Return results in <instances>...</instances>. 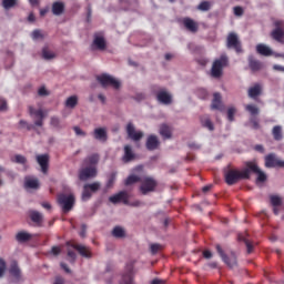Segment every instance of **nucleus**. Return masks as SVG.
Masks as SVG:
<instances>
[{
    "instance_id": "f257e3e1",
    "label": "nucleus",
    "mask_w": 284,
    "mask_h": 284,
    "mask_svg": "<svg viewBox=\"0 0 284 284\" xmlns=\"http://www.w3.org/2000/svg\"><path fill=\"white\" fill-rule=\"evenodd\" d=\"M227 65H230L227 55H221L219 59H215L211 68V77L213 79H221L223 77V69L227 68Z\"/></svg>"
},
{
    "instance_id": "f03ea898",
    "label": "nucleus",
    "mask_w": 284,
    "mask_h": 284,
    "mask_svg": "<svg viewBox=\"0 0 284 284\" xmlns=\"http://www.w3.org/2000/svg\"><path fill=\"white\" fill-rule=\"evenodd\" d=\"M226 185H236L239 181L247 180V172L230 169L224 173Z\"/></svg>"
},
{
    "instance_id": "7ed1b4c3",
    "label": "nucleus",
    "mask_w": 284,
    "mask_h": 284,
    "mask_svg": "<svg viewBox=\"0 0 284 284\" xmlns=\"http://www.w3.org/2000/svg\"><path fill=\"white\" fill-rule=\"evenodd\" d=\"M97 81H99L102 88H108V85H111V88H114V90H119L121 88V82L106 73L98 75Z\"/></svg>"
},
{
    "instance_id": "20e7f679",
    "label": "nucleus",
    "mask_w": 284,
    "mask_h": 284,
    "mask_svg": "<svg viewBox=\"0 0 284 284\" xmlns=\"http://www.w3.org/2000/svg\"><path fill=\"white\" fill-rule=\"evenodd\" d=\"M140 192L145 196V194H150V192H154L156 190V180L146 176L144 179H141L140 181Z\"/></svg>"
},
{
    "instance_id": "39448f33",
    "label": "nucleus",
    "mask_w": 284,
    "mask_h": 284,
    "mask_svg": "<svg viewBox=\"0 0 284 284\" xmlns=\"http://www.w3.org/2000/svg\"><path fill=\"white\" fill-rule=\"evenodd\" d=\"M74 202H75V199H74V195L72 194H69V195L60 194L58 196V203L59 205H61L63 212H70V210L74 207Z\"/></svg>"
},
{
    "instance_id": "423d86ee",
    "label": "nucleus",
    "mask_w": 284,
    "mask_h": 284,
    "mask_svg": "<svg viewBox=\"0 0 284 284\" xmlns=\"http://www.w3.org/2000/svg\"><path fill=\"white\" fill-rule=\"evenodd\" d=\"M226 45L227 48H233L237 54L243 52V47L241 45V41L239 40V36L234 32L229 33L226 38Z\"/></svg>"
},
{
    "instance_id": "0eeeda50",
    "label": "nucleus",
    "mask_w": 284,
    "mask_h": 284,
    "mask_svg": "<svg viewBox=\"0 0 284 284\" xmlns=\"http://www.w3.org/2000/svg\"><path fill=\"white\" fill-rule=\"evenodd\" d=\"M275 29L271 32V37L277 43L284 44V30H283V21L277 20L274 22Z\"/></svg>"
},
{
    "instance_id": "6e6552de",
    "label": "nucleus",
    "mask_w": 284,
    "mask_h": 284,
    "mask_svg": "<svg viewBox=\"0 0 284 284\" xmlns=\"http://www.w3.org/2000/svg\"><path fill=\"white\" fill-rule=\"evenodd\" d=\"M110 203L116 205V203H123L124 205H130V195L125 191H121L115 195L109 197Z\"/></svg>"
},
{
    "instance_id": "1a4fd4ad",
    "label": "nucleus",
    "mask_w": 284,
    "mask_h": 284,
    "mask_svg": "<svg viewBox=\"0 0 284 284\" xmlns=\"http://www.w3.org/2000/svg\"><path fill=\"white\" fill-rule=\"evenodd\" d=\"M29 114L30 116H34V119H37L34 121V125H37L38 128H43V119H45V113L43 112V110H37L32 106H29Z\"/></svg>"
},
{
    "instance_id": "9d476101",
    "label": "nucleus",
    "mask_w": 284,
    "mask_h": 284,
    "mask_svg": "<svg viewBox=\"0 0 284 284\" xmlns=\"http://www.w3.org/2000/svg\"><path fill=\"white\" fill-rule=\"evenodd\" d=\"M216 252H217V254H220L222 261L229 267H236V256L232 255L231 257H227L225 252L223 251V247H221V244L216 245Z\"/></svg>"
},
{
    "instance_id": "9b49d317",
    "label": "nucleus",
    "mask_w": 284,
    "mask_h": 284,
    "mask_svg": "<svg viewBox=\"0 0 284 284\" xmlns=\"http://www.w3.org/2000/svg\"><path fill=\"white\" fill-rule=\"evenodd\" d=\"M36 161L40 165L42 174H48V170L50 168V155L48 154L37 155Z\"/></svg>"
},
{
    "instance_id": "f8f14e48",
    "label": "nucleus",
    "mask_w": 284,
    "mask_h": 284,
    "mask_svg": "<svg viewBox=\"0 0 284 284\" xmlns=\"http://www.w3.org/2000/svg\"><path fill=\"white\" fill-rule=\"evenodd\" d=\"M126 134L132 141H141L143 139V132L136 131L132 122H129L126 125Z\"/></svg>"
},
{
    "instance_id": "ddd939ff",
    "label": "nucleus",
    "mask_w": 284,
    "mask_h": 284,
    "mask_svg": "<svg viewBox=\"0 0 284 284\" xmlns=\"http://www.w3.org/2000/svg\"><path fill=\"white\" fill-rule=\"evenodd\" d=\"M94 176H97V168L94 166H87L79 172L80 181H88V179H94Z\"/></svg>"
},
{
    "instance_id": "4468645a",
    "label": "nucleus",
    "mask_w": 284,
    "mask_h": 284,
    "mask_svg": "<svg viewBox=\"0 0 284 284\" xmlns=\"http://www.w3.org/2000/svg\"><path fill=\"white\" fill-rule=\"evenodd\" d=\"M182 23L189 32H192L193 34H196L199 32V22L194 21L192 18H183Z\"/></svg>"
},
{
    "instance_id": "2eb2a0df",
    "label": "nucleus",
    "mask_w": 284,
    "mask_h": 284,
    "mask_svg": "<svg viewBox=\"0 0 284 284\" xmlns=\"http://www.w3.org/2000/svg\"><path fill=\"white\" fill-rule=\"evenodd\" d=\"M70 246L73 250H77L80 255H82L84 258H92V251H90V247L77 243L70 244Z\"/></svg>"
},
{
    "instance_id": "dca6fc26",
    "label": "nucleus",
    "mask_w": 284,
    "mask_h": 284,
    "mask_svg": "<svg viewBox=\"0 0 284 284\" xmlns=\"http://www.w3.org/2000/svg\"><path fill=\"white\" fill-rule=\"evenodd\" d=\"M106 43L103 36L94 34L93 42L91 44V50H105Z\"/></svg>"
},
{
    "instance_id": "f3484780",
    "label": "nucleus",
    "mask_w": 284,
    "mask_h": 284,
    "mask_svg": "<svg viewBox=\"0 0 284 284\" xmlns=\"http://www.w3.org/2000/svg\"><path fill=\"white\" fill-rule=\"evenodd\" d=\"M159 145L161 142L156 135H149L146 139L145 148L149 152H154V150H159Z\"/></svg>"
},
{
    "instance_id": "a211bd4d",
    "label": "nucleus",
    "mask_w": 284,
    "mask_h": 284,
    "mask_svg": "<svg viewBox=\"0 0 284 284\" xmlns=\"http://www.w3.org/2000/svg\"><path fill=\"white\" fill-rule=\"evenodd\" d=\"M29 217L38 227H41L43 224V214L39 211L30 210Z\"/></svg>"
},
{
    "instance_id": "6ab92c4d",
    "label": "nucleus",
    "mask_w": 284,
    "mask_h": 284,
    "mask_svg": "<svg viewBox=\"0 0 284 284\" xmlns=\"http://www.w3.org/2000/svg\"><path fill=\"white\" fill-rule=\"evenodd\" d=\"M221 99V93L213 94L211 110H219L220 112H223V110H225V106L223 105V101Z\"/></svg>"
},
{
    "instance_id": "aec40b11",
    "label": "nucleus",
    "mask_w": 284,
    "mask_h": 284,
    "mask_svg": "<svg viewBox=\"0 0 284 284\" xmlns=\"http://www.w3.org/2000/svg\"><path fill=\"white\" fill-rule=\"evenodd\" d=\"M156 99L160 103H163L164 105H170V103H172V95L165 90H160L156 93Z\"/></svg>"
},
{
    "instance_id": "412c9836",
    "label": "nucleus",
    "mask_w": 284,
    "mask_h": 284,
    "mask_svg": "<svg viewBox=\"0 0 284 284\" xmlns=\"http://www.w3.org/2000/svg\"><path fill=\"white\" fill-rule=\"evenodd\" d=\"M51 12L54 17H61L65 12V3L61 1H55L52 3Z\"/></svg>"
},
{
    "instance_id": "4be33fe9",
    "label": "nucleus",
    "mask_w": 284,
    "mask_h": 284,
    "mask_svg": "<svg viewBox=\"0 0 284 284\" xmlns=\"http://www.w3.org/2000/svg\"><path fill=\"white\" fill-rule=\"evenodd\" d=\"M247 94H248L250 99H254V101H256V99H258V97H261V94H263V87H261V84L256 83L248 89Z\"/></svg>"
},
{
    "instance_id": "5701e85b",
    "label": "nucleus",
    "mask_w": 284,
    "mask_h": 284,
    "mask_svg": "<svg viewBox=\"0 0 284 284\" xmlns=\"http://www.w3.org/2000/svg\"><path fill=\"white\" fill-rule=\"evenodd\" d=\"M37 234H30L26 231H20L16 234V241L18 243H28V241H32Z\"/></svg>"
},
{
    "instance_id": "b1692460",
    "label": "nucleus",
    "mask_w": 284,
    "mask_h": 284,
    "mask_svg": "<svg viewBox=\"0 0 284 284\" xmlns=\"http://www.w3.org/2000/svg\"><path fill=\"white\" fill-rule=\"evenodd\" d=\"M93 136L94 139H97V141H102L103 143H105V141H108V131L105 130V128L94 129Z\"/></svg>"
},
{
    "instance_id": "393cba45",
    "label": "nucleus",
    "mask_w": 284,
    "mask_h": 284,
    "mask_svg": "<svg viewBox=\"0 0 284 284\" xmlns=\"http://www.w3.org/2000/svg\"><path fill=\"white\" fill-rule=\"evenodd\" d=\"M26 190H39V179L27 176L24 179Z\"/></svg>"
},
{
    "instance_id": "a878e982",
    "label": "nucleus",
    "mask_w": 284,
    "mask_h": 284,
    "mask_svg": "<svg viewBox=\"0 0 284 284\" xmlns=\"http://www.w3.org/2000/svg\"><path fill=\"white\" fill-rule=\"evenodd\" d=\"M134 159H136V155L132 151V146L125 145L124 146V155L122 158V161L124 163H130V162L134 161Z\"/></svg>"
},
{
    "instance_id": "bb28decb",
    "label": "nucleus",
    "mask_w": 284,
    "mask_h": 284,
    "mask_svg": "<svg viewBox=\"0 0 284 284\" xmlns=\"http://www.w3.org/2000/svg\"><path fill=\"white\" fill-rule=\"evenodd\" d=\"M245 165H246V168L244 170H242V172L247 173V179H250L251 172L253 174H256L261 170L258 168V164H256V162H246Z\"/></svg>"
},
{
    "instance_id": "cd10ccee",
    "label": "nucleus",
    "mask_w": 284,
    "mask_h": 284,
    "mask_svg": "<svg viewBox=\"0 0 284 284\" xmlns=\"http://www.w3.org/2000/svg\"><path fill=\"white\" fill-rule=\"evenodd\" d=\"M244 110L248 112L251 118L258 116V114H261V109H258L256 104H246Z\"/></svg>"
},
{
    "instance_id": "c85d7f7f",
    "label": "nucleus",
    "mask_w": 284,
    "mask_h": 284,
    "mask_svg": "<svg viewBox=\"0 0 284 284\" xmlns=\"http://www.w3.org/2000/svg\"><path fill=\"white\" fill-rule=\"evenodd\" d=\"M160 134L163 139H172V128L168 124H162L160 126Z\"/></svg>"
},
{
    "instance_id": "c756f323",
    "label": "nucleus",
    "mask_w": 284,
    "mask_h": 284,
    "mask_svg": "<svg viewBox=\"0 0 284 284\" xmlns=\"http://www.w3.org/2000/svg\"><path fill=\"white\" fill-rule=\"evenodd\" d=\"M256 51L258 54H262V57H271L272 54V49L265 44H257Z\"/></svg>"
},
{
    "instance_id": "7c9ffc66",
    "label": "nucleus",
    "mask_w": 284,
    "mask_h": 284,
    "mask_svg": "<svg viewBox=\"0 0 284 284\" xmlns=\"http://www.w3.org/2000/svg\"><path fill=\"white\" fill-rule=\"evenodd\" d=\"M276 155L274 153H270L265 156V168H276Z\"/></svg>"
},
{
    "instance_id": "2f4dec72",
    "label": "nucleus",
    "mask_w": 284,
    "mask_h": 284,
    "mask_svg": "<svg viewBox=\"0 0 284 284\" xmlns=\"http://www.w3.org/2000/svg\"><path fill=\"white\" fill-rule=\"evenodd\" d=\"M248 67L252 70V72H258V70H261V68H263V64L261 63V61L250 58Z\"/></svg>"
},
{
    "instance_id": "473e14b6",
    "label": "nucleus",
    "mask_w": 284,
    "mask_h": 284,
    "mask_svg": "<svg viewBox=\"0 0 284 284\" xmlns=\"http://www.w3.org/2000/svg\"><path fill=\"white\" fill-rule=\"evenodd\" d=\"M201 124L203 128H207L210 132H214V123H212V120H210V116L207 115L202 116Z\"/></svg>"
},
{
    "instance_id": "72a5a7b5",
    "label": "nucleus",
    "mask_w": 284,
    "mask_h": 284,
    "mask_svg": "<svg viewBox=\"0 0 284 284\" xmlns=\"http://www.w3.org/2000/svg\"><path fill=\"white\" fill-rule=\"evenodd\" d=\"M272 134L275 141L283 140V128L281 125H275L272 130Z\"/></svg>"
},
{
    "instance_id": "f704fd0d",
    "label": "nucleus",
    "mask_w": 284,
    "mask_h": 284,
    "mask_svg": "<svg viewBox=\"0 0 284 284\" xmlns=\"http://www.w3.org/2000/svg\"><path fill=\"white\" fill-rule=\"evenodd\" d=\"M79 104V98L77 95H71L65 101V108L74 109Z\"/></svg>"
},
{
    "instance_id": "c9c22d12",
    "label": "nucleus",
    "mask_w": 284,
    "mask_h": 284,
    "mask_svg": "<svg viewBox=\"0 0 284 284\" xmlns=\"http://www.w3.org/2000/svg\"><path fill=\"white\" fill-rule=\"evenodd\" d=\"M9 273L11 274V276H14L16 278H19L21 276V270H19V266L17 265V262H13L11 264Z\"/></svg>"
},
{
    "instance_id": "e433bc0d",
    "label": "nucleus",
    "mask_w": 284,
    "mask_h": 284,
    "mask_svg": "<svg viewBox=\"0 0 284 284\" xmlns=\"http://www.w3.org/2000/svg\"><path fill=\"white\" fill-rule=\"evenodd\" d=\"M270 199L273 207H280V205H283V200L278 195H271Z\"/></svg>"
},
{
    "instance_id": "4c0bfd02",
    "label": "nucleus",
    "mask_w": 284,
    "mask_h": 284,
    "mask_svg": "<svg viewBox=\"0 0 284 284\" xmlns=\"http://www.w3.org/2000/svg\"><path fill=\"white\" fill-rule=\"evenodd\" d=\"M112 234L115 239H123V236H125V231L121 226H115Z\"/></svg>"
},
{
    "instance_id": "58836bf2",
    "label": "nucleus",
    "mask_w": 284,
    "mask_h": 284,
    "mask_svg": "<svg viewBox=\"0 0 284 284\" xmlns=\"http://www.w3.org/2000/svg\"><path fill=\"white\" fill-rule=\"evenodd\" d=\"M134 183H141V178L139 175H130L125 180V185H134Z\"/></svg>"
},
{
    "instance_id": "ea45409f",
    "label": "nucleus",
    "mask_w": 284,
    "mask_h": 284,
    "mask_svg": "<svg viewBox=\"0 0 284 284\" xmlns=\"http://www.w3.org/2000/svg\"><path fill=\"white\" fill-rule=\"evenodd\" d=\"M212 8V3L210 1H202L197 6V10H201L202 12H207Z\"/></svg>"
},
{
    "instance_id": "a19ab883",
    "label": "nucleus",
    "mask_w": 284,
    "mask_h": 284,
    "mask_svg": "<svg viewBox=\"0 0 284 284\" xmlns=\"http://www.w3.org/2000/svg\"><path fill=\"white\" fill-rule=\"evenodd\" d=\"M17 6V0H2V8L4 10H10V8H14Z\"/></svg>"
},
{
    "instance_id": "79ce46f5",
    "label": "nucleus",
    "mask_w": 284,
    "mask_h": 284,
    "mask_svg": "<svg viewBox=\"0 0 284 284\" xmlns=\"http://www.w3.org/2000/svg\"><path fill=\"white\" fill-rule=\"evenodd\" d=\"M92 199V191L88 186H83L82 201H90Z\"/></svg>"
},
{
    "instance_id": "37998d69",
    "label": "nucleus",
    "mask_w": 284,
    "mask_h": 284,
    "mask_svg": "<svg viewBox=\"0 0 284 284\" xmlns=\"http://www.w3.org/2000/svg\"><path fill=\"white\" fill-rule=\"evenodd\" d=\"M84 186H87V189H89V191L91 192H99V190L101 189V183L94 182L91 184H84Z\"/></svg>"
},
{
    "instance_id": "c03bdc74",
    "label": "nucleus",
    "mask_w": 284,
    "mask_h": 284,
    "mask_svg": "<svg viewBox=\"0 0 284 284\" xmlns=\"http://www.w3.org/2000/svg\"><path fill=\"white\" fill-rule=\"evenodd\" d=\"M240 241H243L245 243L247 254H252V252L254 251V244H252V242H250V240L243 239L241 236H240Z\"/></svg>"
},
{
    "instance_id": "a18cd8bd",
    "label": "nucleus",
    "mask_w": 284,
    "mask_h": 284,
    "mask_svg": "<svg viewBox=\"0 0 284 284\" xmlns=\"http://www.w3.org/2000/svg\"><path fill=\"white\" fill-rule=\"evenodd\" d=\"M85 163L89 165H97V163H99V154H92L85 160Z\"/></svg>"
},
{
    "instance_id": "49530a36",
    "label": "nucleus",
    "mask_w": 284,
    "mask_h": 284,
    "mask_svg": "<svg viewBox=\"0 0 284 284\" xmlns=\"http://www.w3.org/2000/svg\"><path fill=\"white\" fill-rule=\"evenodd\" d=\"M50 124L52 125V128H57V130H61V120L58 116H52Z\"/></svg>"
},
{
    "instance_id": "de8ad7c7",
    "label": "nucleus",
    "mask_w": 284,
    "mask_h": 284,
    "mask_svg": "<svg viewBox=\"0 0 284 284\" xmlns=\"http://www.w3.org/2000/svg\"><path fill=\"white\" fill-rule=\"evenodd\" d=\"M116 181V173H111L108 182H106V190H110L114 186V182Z\"/></svg>"
},
{
    "instance_id": "09e8293b",
    "label": "nucleus",
    "mask_w": 284,
    "mask_h": 284,
    "mask_svg": "<svg viewBox=\"0 0 284 284\" xmlns=\"http://www.w3.org/2000/svg\"><path fill=\"white\" fill-rule=\"evenodd\" d=\"M256 174H257V179H256L257 183H265L267 181V175L265 174V172L260 170Z\"/></svg>"
},
{
    "instance_id": "8fccbe9b",
    "label": "nucleus",
    "mask_w": 284,
    "mask_h": 284,
    "mask_svg": "<svg viewBox=\"0 0 284 284\" xmlns=\"http://www.w3.org/2000/svg\"><path fill=\"white\" fill-rule=\"evenodd\" d=\"M234 114H236V108L230 106V108L227 109V120H229L230 122L234 121Z\"/></svg>"
},
{
    "instance_id": "3c124183",
    "label": "nucleus",
    "mask_w": 284,
    "mask_h": 284,
    "mask_svg": "<svg viewBox=\"0 0 284 284\" xmlns=\"http://www.w3.org/2000/svg\"><path fill=\"white\" fill-rule=\"evenodd\" d=\"M14 162L20 163L21 165H26V163H28V159H26V156L23 155L18 154L14 156Z\"/></svg>"
},
{
    "instance_id": "603ef678",
    "label": "nucleus",
    "mask_w": 284,
    "mask_h": 284,
    "mask_svg": "<svg viewBox=\"0 0 284 284\" xmlns=\"http://www.w3.org/2000/svg\"><path fill=\"white\" fill-rule=\"evenodd\" d=\"M42 57L43 59L50 60V59H54V53L50 52L48 49H43L42 50Z\"/></svg>"
},
{
    "instance_id": "864d4df0",
    "label": "nucleus",
    "mask_w": 284,
    "mask_h": 284,
    "mask_svg": "<svg viewBox=\"0 0 284 284\" xmlns=\"http://www.w3.org/2000/svg\"><path fill=\"white\" fill-rule=\"evenodd\" d=\"M250 123H252L253 130H260L261 129V124L258 123V120L256 119V116L251 118Z\"/></svg>"
},
{
    "instance_id": "5fc2aeb1",
    "label": "nucleus",
    "mask_w": 284,
    "mask_h": 284,
    "mask_svg": "<svg viewBox=\"0 0 284 284\" xmlns=\"http://www.w3.org/2000/svg\"><path fill=\"white\" fill-rule=\"evenodd\" d=\"M8 110V101L6 99L0 98V112H6Z\"/></svg>"
},
{
    "instance_id": "6e6d98bb",
    "label": "nucleus",
    "mask_w": 284,
    "mask_h": 284,
    "mask_svg": "<svg viewBox=\"0 0 284 284\" xmlns=\"http://www.w3.org/2000/svg\"><path fill=\"white\" fill-rule=\"evenodd\" d=\"M233 12L235 17H243V13H244L242 7H239V6L233 8Z\"/></svg>"
},
{
    "instance_id": "4d7b16f0",
    "label": "nucleus",
    "mask_w": 284,
    "mask_h": 284,
    "mask_svg": "<svg viewBox=\"0 0 284 284\" xmlns=\"http://www.w3.org/2000/svg\"><path fill=\"white\" fill-rule=\"evenodd\" d=\"M6 274V261L0 258V278Z\"/></svg>"
},
{
    "instance_id": "13d9d810",
    "label": "nucleus",
    "mask_w": 284,
    "mask_h": 284,
    "mask_svg": "<svg viewBox=\"0 0 284 284\" xmlns=\"http://www.w3.org/2000/svg\"><path fill=\"white\" fill-rule=\"evenodd\" d=\"M150 250L152 254H158L159 250H161V246L160 244H151Z\"/></svg>"
},
{
    "instance_id": "bf43d9fd",
    "label": "nucleus",
    "mask_w": 284,
    "mask_h": 284,
    "mask_svg": "<svg viewBox=\"0 0 284 284\" xmlns=\"http://www.w3.org/2000/svg\"><path fill=\"white\" fill-rule=\"evenodd\" d=\"M38 94H39V97H48L50 93L48 92V90L45 89V87H41V88L38 90Z\"/></svg>"
},
{
    "instance_id": "052dcab7",
    "label": "nucleus",
    "mask_w": 284,
    "mask_h": 284,
    "mask_svg": "<svg viewBox=\"0 0 284 284\" xmlns=\"http://www.w3.org/2000/svg\"><path fill=\"white\" fill-rule=\"evenodd\" d=\"M32 39L37 40V39H43V34L41 33L40 30H34L32 32Z\"/></svg>"
},
{
    "instance_id": "680f3d73",
    "label": "nucleus",
    "mask_w": 284,
    "mask_h": 284,
    "mask_svg": "<svg viewBox=\"0 0 284 284\" xmlns=\"http://www.w3.org/2000/svg\"><path fill=\"white\" fill-rule=\"evenodd\" d=\"M73 130H74L77 136H85V131L81 130V128L74 126Z\"/></svg>"
},
{
    "instance_id": "e2e57ef3",
    "label": "nucleus",
    "mask_w": 284,
    "mask_h": 284,
    "mask_svg": "<svg viewBox=\"0 0 284 284\" xmlns=\"http://www.w3.org/2000/svg\"><path fill=\"white\" fill-rule=\"evenodd\" d=\"M68 256L70 258V263H74V261H77V253H74V251H68Z\"/></svg>"
},
{
    "instance_id": "0e129e2a",
    "label": "nucleus",
    "mask_w": 284,
    "mask_h": 284,
    "mask_svg": "<svg viewBox=\"0 0 284 284\" xmlns=\"http://www.w3.org/2000/svg\"><path fill=\"white\" fill-rule=\"evenodd\" d=\"M255 152H260L261 154H265V148H263V144H256L254 146Z\"/></svg>"
},
{
    "instance_id": "69168bd1",
    "label": "nucleus",
    "mask_w": 284,
    "mask_h": 284,
    "mask_svg": "<svg viewBox=\"0 0 284 284\" xmlns=\"http://www.w3.org/2000/svg\"><path fill=\"white\" fill-rule=\"evenodd\" d=\"M51 254H53V256H59V254H61V248L59 246H52Z\"/></svg>"
},
{
    "instance_id": "338daca9",
    "label": "nucleus",
    "mask_w": 284,
    "mask_h": 284,
    "mask_svg": "<svg viewBox=\"0 0 284 284\" xmlns=\"http://www.w3.org/2000/svg\"><path fill=\"white\" fill-rule=\"evenodd\" d=\"M65 283V281L63 280V277H55V281H54V283L53 284H64Z\"/></svg>"
},
{
    "instance_id": "774afa93",
    "label": "nucleus",
    "mask_w": 284,
    "mask_h": 284,
    "mask_svg": "<svg viewBox=\"0 0 284 284\" xmlns=\"http://www.w3.org/2000/svg\"><path fill=\"white\" fill-rule=\"evenodd\" d=\"M151 284H165V280L155 278L151 282Z\"/></svg>"
}]
</instances>
